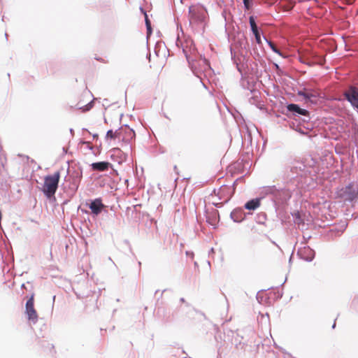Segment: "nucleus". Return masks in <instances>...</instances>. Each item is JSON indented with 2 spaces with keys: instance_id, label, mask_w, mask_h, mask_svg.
<instances>
[{
  "instance_id": "nucleus-1",
  "label": "nucleus",
  "mask_w": 358,
  "mask_h": 358,
  "mask_svg": "<svg viewBox=\"0 0 358 358\" xmlns=\"http://www.w3.org/2000/svg\"><path fill=\"white\" fill-rule=\"evenodd\" d=\"M176 44L182 50L187 62L193 73L201 78L199 73H210L212 71L209 62L198 52L193 41L189 39L182 40L179 34H178Z\"/></svg>"
},
{
  "instance_id": "nucleus-2",
  "label": "nucleus",
  "mask_w": 358,
  "mask_h": 358,
  "mask_svg": "<svg viewBox=\"0 0 358 358\" xmlns=\"http://www.w3.org/2000/svg\"><path fill=\"white\" fill-rule=\"evenodd\" d=\"M59 178L60 173L59 171L44 178L42 192L47 198L50 199L55 196L58 188Z\"/></svg>"
},
{
  "instance_id": "nucleus-3",
  "label": "nucleus",
  "mask_w": 358,
  "mask_h": 358,
  "mask_svg": "<svg viewBox=\"0 0 358 358\" xmlns=\"http://www.w3.org/2000/svg\"><path fill=\"white\" fill-rule=\"evenodd\" d=\"M82 171L73 170L68 172V175L65 177L64 180L66 182H69V188L76 192L80 185L82 178Z\"/></svg>"
},
{
  "instance_id": "nucleus-4",
  "label": "nucleus",
  "mask_w": 358,
  "mask_h": 358,
  "mask_svg": "<svg viewBox=\"0 0 358 358\" xmlns=\"http://www.w3.org/2000/svg\"><path fill=\"white\" fill-rule=\"evenodd\" d=\"M292 178L306 176L310 171L309 169L301 161H294L289 166Z\"/></svg>"
},
{
  "instance_id": "nucleus-5",
  "label": "nucleus",
  "mask_w": 358,
  "mask_h": 358,
  "mask_svg": "<svg viewBox=\"0 0 358 358\" xmlns=\"http://www.w3.org/2000/svg\"><path fill=\"white\" fill-rule=\"evenodd\" d=\"M119 130H122L120 140H122L124 143V149L127 150V151H131V142L134 139L136 136L135 131L127 125H125L124 127L120 128Z\"/></svg>"
},
{
  "instance_id": "nucleus-6",
  "label": "nucleus",
  "mask_w": 358,
  "mask_h": 358,
  "mask_svg": "<svg viewBox=\"0 0 358 358\" xmlns=\"http://www.w3.org/2000/svg\"><path fill=\"white\" fill-rule=\"evenodd\" d=\"M343 96L350 103L354 110L358 112V87L355 85H350Z\"/></svg>"
},
{
  "instance_id": "nucleus-7",
  "label": "nucleus",
  "mask_w": 358,
  "mask_h": 358,
  "mask_svg": "<svg viewBox=\"0 0 358 358\" xmlns=\"http://www.w3.org/2000/svg\"><path fill=\"white\" fill-rule=\"evenodd\" d=\"M337 195L339 198L347 201H352L357 199V194L353 188V184L350 183L345 187H341L337 191Z\"/></svg>"
},
{
  "instance_id": "nucleus-8",
  "label": "nucleus",
  "mask_w": 358,
  "mask_h": 358,
  "mask_svg": "<svg viewBox=\"0 0 358 358\" xmlns=\"http://www.w3.org/2000/svg\"><path fill=\"white\" fill-rule=\"evenodd\" d=\"M189 13L190 22L198 24L203 22L206 15V11L201 6H190Z\"/></svg>"
},
{
  "instance_id": "nucleus-9",
  "label": "nucleus",
  "mask_w": 358,
  "mask_h": 358,
  "mask_svg": "<svg viewBox=\"0 0 358 358\" xmlns=\"http://www.w3.org/2000/svg\"><path fill=\"white\" fill-rule=\"evenodd\" d=\"M234 192V189L227 185L221 186L217 192V196L220 199H222V201L221 203H213V205L217 208H220L223 203H227Z\"/></svg>"
},
{
  "instance_id": "nucleus-10",
  "label": "nucleus",
  "mask_w": 358,
  "mask_h": 358,
  "mask_svg": "<svg viewBox=\"0 0 358 358\" xmlns=\"http://www.w3.org/2000/svg\"><path fill=\"white\" fill-rule=\"evenodd\" d=\"M291 197V192L289 189L276 187L274 196L272 199L275 204H280L285 202Z\"/></svg>"
},
{
  "instance_id": "nucleus-11",
  "label": "nucleus",
  "mask_w": 358,
  "mask_h": 358,
  "mask_svg": "<svg viewBox=\"0 0 358 358\" xmlns=\"http://www.w3.org/2000/svg\"><path fill=\"white\" fill-rule=\"evenodd\" d=\"M25 313L27 315V319L33 324H36L38 321V315L34 308V295L27 300L25 305Z\"/></svg>"
},
{
  "instance_id": "nucleus-12",
  "label": "nucleus",
  "mask_w": 358,
  "mask_h": 358,
  "mask_svg": "<svg viewBox=\"0 0 358 358\" xmlns=\"http://www.w3.org/2000/svg\"><path fill=\"white\" fill-rule=\"evenodd\" d=\"M297 255L300 259L306 262H311L315 257V251L309 246H304L298 250Z\"/></svg>"
},
{
  "instance_id": "nucleus-13",
  "label": "nucleus",
  "mask_w": 358,
  "mask_h": 358,
  "mask_svg": "<svg viewBox=\"0 0 358 358\" xmlns=\"http://www.w3.org/2000/svg\"><path fill=\"white\" fill-rule=\"evenodd\" d=\"M287 110L292 113L293 115H301L304 116L303 121L307 122L309 119L308 111L306 109L301 108L299 105L295 103H289L287 106Z\"/></svg>"
},
{
  "instance_id": "nucleus-14",
  "label": "nucleus",
  "mask_w": 358,
  "mask_h": 358,
  "mask_svg": "<svg viewBox=\"0 0 358 358\" xmlns=\"http://www.w3.org/2000/svg\"><path fill=\"white\" fill-rule=\"evenodd\" d=\"M128 152L126 150V152L122 151L121 149L118 148H113L110 150L111 157H116V161L118 164H122L123 162H125L128 157Z\"/></svg>"
},
{
  "instance_id": "nucleus-15",
  "label": "nucleus",
  "mask_w": 358,
  "mask_h": 358,
  "mask_svg": "<svg viewBox=\"0 0 358 358\" xmlns=\"http://www.w3.org/2000/svg\"><path fill=\"white\" fill-rule=\"evenodd\" d=\"M89 208L93 214L97 215L101 212L104 208V205L103 204L101 199H95L91 201L89 205Z\"/></svg>"
},
{
  "instance_id": "nucleus-16",
  "label": "nucleus",
  "mask_w": 358,
  "mask_h": 358,
  "mask_svg": "<svg viewBox=\"0 0 358 358\" xmlns=\"http://www.w3.org/2000/svg\"><path fill=\"white\" fill-rule=\"evenodd\" d=\"M230 216L234 222H241L245 219V215L243 209L236 208L231 213Z\"/></svg>"
},
{
  "instance_id": "nucleus-17",
  "label": "nucleus",
  "mask_w": 358,
  "mask_h": 358,
  "mask_svg": "<svg viewBox=\"0 0 358 358\" xmlns=\"http://www.w3.org/2000/svg\"><path fill=\"white\" fill-rule=\"evenodd\" d=\"M294 222L297 228L301 231L307 229V224L305 223L303 219L301 217L299 212L293 214Z\"/></svg>"
},
{
  "instance_id": "nucleus-18",
  "label": "nucleus",
  "mask_w": 358,
  "mask_h": 358,
  "mask_svg": "<svg viewBox=\"0 0 358 358\" xmlns=\"http://www.w3.org/2000/svg\"><path fill=\"white\" fill-rule=\"evenodd\" d=\"M94 171H107L110 166V163L107 162H94L91 164Z\"/></svg>"
},
{
  "instance_id": "nucleus-19",
  "label": "nucleus",
  "mask_w": 358,
  "mask_h": 358,
  "mask_svg": "<svg viewBox=\"0 0 358 358\" xmlns=\"http://www.w3.org/2000/svg\"><path fill=\"white\" fill-rule=\"evenodd\" d=\"M275 188H276L275 185L265 186L261 189L260 193L264 196H271V199H272L274 196V194H275Z\"/></svg>"
},
{
  "instance_id": "nucleus-20",
  "label": "nucleus",
  "mask_w": 358,
  "mask_h": 358,
  "mask_svg": "<svg viewBox=\"0 0 358 358\" xmlns=\"http://www.w3.org/2000/svg\"><path fill=\"white\" fill-rule=\"evenodd\" d=\"M260 206V199H253L252 200H250L248 201L244 207L245 209L250 210H254L257 209Z\"/></svg>"
},
{
  "instance_id": "nucleus-21",
  "label": "nucleus",
  "mask_w": 358,
  "mask_h": 358,
  "mask_svg": "<svg viewBox=\"0 0 358 358\" xmlns=\"http://www.w3.org/2000/svg\"><path fill=\"white\" fill-rule=\"evenodd\" d=\"M121 132L122 130L117 129L115 131H113L112 129H110L107 131L106 135V139H113V138H118L120 140L121 138Z\"/></svg>"
},
{
  "instance_id": "nucleus-22",
  "label": "nucleus",
  "mask_w": 358,
  "mask_h": 358,
  "mask_svg": "<svg viewBox=\"0 0 358 358\" xmlns=\"http://www.w3.org/2000/svg\"><path fill=\"white\" fill-rule=\"evenodd\" d=\"M298 94L301 96H303L306 100H308V101H312V99L313 98H315L316 96L312 94V93H308V92H299Z\"/></svg>"
},
{
  "instance_id": "nucleus-23",
  "label": "nucleus",
  "mask_w": 358,
  "mask_h": 358,
  "mask_svg": "<svg viewBox=\"0 0 358 358\" xmlns=\"http://www.w3.org/2000/svg\"><path fill=\"white\" fill-rule=\"evenodd\" d=\"M249 23H250V26L252 31L257 32L258 30V27L256 24L255 20V18L253 16H250L249 17Z\"/></svg>"
},
{
  "instance_id": "nucleus-24",
  "label": "nucleus",
  "mask_w": 358,
  "mask_h": 358,
  "mask_svg": "<svg viewBox=\"0 0 358 358\" xmlns=\"http://www.w3.org/2000/svg\"><path fill=\"white\" fill-rule=\"evenodd\" d=\"M145 16V22L147 28L148 34H150L152 33V27L150 20L148 19V16L146 12H144Z\"/></svg>"
},
{
  "instance_id": "nucleus-25",
  "label": "nucleus",
  "mask_w": 358,
  "mask_h": 358,
  "mask_svg": "<svg viewBox=\"0 0 358 358\" xmlns=\"http://www.w3.org/2000/svg\"><path fill=\"white\" fill-rule=\"evenodd\" d=\"M264 38L265 39V41H266V43H268V45L271 48V49L274 52L278 54L279 55H281L280 51L275 47V45L271 41L267 40V38L265 36H264Z\"/></svg>"
},
{
  "instance_id": "nucleus-26",
  "label": "nucleus",
  "mask_w": 358,
  "mask_h": 358,
  "mask_svg": "<svg viewBox=\"0 0 358 358\" xmlns=\"http://www.w3.org/2000/svg\"><path fill=\"white\" fill-rule=\"evenodd\" d=\"M93 107V101H91L90 103L86 104L83 107H79L80 109H82L83 111H88Z\"/></svg>"
},
{
  "instance_id": "nucleus-27",
  "label": "nucleus",
  "mask_w": 358,
  "mask_h": 358,
  "mask_svg": "<svg viewBox=\"0 0 358 358\" xmlns=\"http://www.w3.org/2000/svg\"><path fill=\"white\" fill-rule=\"evenodd\" d=\"M252 33L255 35L256 42L258 44H260L262 43V41H261V35H260V32H259V29L257 30V32H252Z\"/></svg>"
},
{
  "instance_id": "nucleus-28",
  "label": "nucleus",
  "mask_w": 358,
  "mask_h": 358,
  "mask_svg": "<svg viewBox=\"0 0 358 358\" xmlns=\"http://www.w3.org/2000/svg\"><path fill=\"white\" fill-rule=\"evenodd\" d=\"M252 1H243L244 4V8L246 10H250L252 7Z\"/></svg>"
},
{
  "instance_id": "nucleus-29",
  "label": "nucleus",
  "mask_w": 358,
  "mask_h": 358,
  "mask_svg": "<svg viewBox=\"0 0 358 358\" xmlns=\"http://www.w3.org/2000/svg\"><path fill=\"white\" fill-rule=\"evenodd\" d=\"M343 230H337L336 227H334L333 229H331L330 230V232L336 231V236H340L343 233Z\"/></svg>"
},
{
  "instance_id": "nucleus-30",
  "label": "nucleus",
  "mask_w": 358,
  "mask_h": 358,
  "mask_svg": "<svg viewBox=\"0 0 358 358\" xmlns=\"http://www.w3.org/2000/svg\"><path fill=\"white\" fill-rule=\"evenodd\" d=\"M186 255L190 257L191 258L194 257V253L192 252H186Z\"/></svg>"
},
{
  "instance_id": "nucleus-31",
  "label": "nucleus",
  "mask_w": 358,
  "mask_h": 358,
  "mask_svg": "<svg viewBox=\"0 0 358 358\" xmlns=\"http://www.w3.org/2000/svg\"><path fill=\"white\" fill-rule=\"evenodd\" d=\"M83 144H86L87 145L88 148L90 150H92V146H90V143L89 142H87V141H83L82 142Z\"/></svg>"
},
{
  "instance_id": "nucleus-32",
  "label": "nucleus",
  "mask_w": 358,
  "mask_h": 358,
  "mask_svg": "<svg viewBox=\"0 0 358 358\" xmlns=\"http://www.w3.org/2000/svg\"><path fill=\"white\" fill-rule=\"evenodd\" d=\"M257 300L261 303V301H260V295H259V293L257 294Z\"/></svg>"
},
{
  "instance_id": "nucleus-33",
  "label": "nucleus",
  "mask_w": 358,
  "mask_h": 358,
  "mask_svg": "<svg viewBox=\"0 0 358 358\" xmlns=\"http://www.w3.org/2000/svg\"><path fill=\"white\" fill-rule=\"evenodd\" d=\"M93 138H98V134H93Z\"/></svg>"
},
{
  "instance_id": "nucleus-34",
  "label": "nucleus",
  "mask_w": 358,
  "mask_h": 358,
  "mask_svg": "<svg viewBox=\"0 0 358 358\" xmlns=\"http://www.w3.org/2000/svg\"><path fill=\"white\" fill-rule=\"evenodd\" d=\"M140 10H141V13L143 14H144V12H145L142 7H140Z\"/></svg>"
},
{
  "instance_id": "nucleus-35",
  "label": "nucleus",
  "mask_w": 358,
  "mask_h": 358,
  "mask_svg": "<svg viewBox=\"0 0 358 358\" xmlns=\"http://www.w3.org/2000/svg\"><path fill=\"white\" fill-rule=\"evenodd\" d=\"M70 132H71V134L73 135V133H74L73 129H70Z\"/></svg>"
},
{
  "instance_id": "nucleus-36",
  "label": "nucleus",
  "mask_w": 358,
  "mask_h": 358,
  "mask_svg": "<svg viewBox=\"0 0 358 358\" xmlns=\"http://www.w3.org/2000/svg\"><path fill=\"white\" fill-rule=\"evenodd\" d=\"M180 301L181 302H185V299H184V298H180Z\"/></svg>"
},
{
  "instance_id": "nucleus-37",
  "label": "nucleus",
  "mask_w": 358,
  "mask_h": 358,
  "mask_svg": "<svg viewBox=\"0 0 358 358\" xmlns=\"http://www.w3.org/2000/svg\"><path fill=\"white\" fill-rule=\"evenodd\" d=\"M335 327H336V322H334V323L333 324V325H332V329H334V328H335Z\"/></svg>"
},
{
  "instance_id": "nucleus-38",
  "label": "nucleus",
  "mask_w": 358,
  "mask_h": 358,
  "mask_svg": "<svg viewBox=\"0 0 358 358\" xmlns=\"http://www.w3.org/2000/svg\"><path fill=\"white\" fill-rule=\"evenodd\" d=\"M194 266H198V264H197V262H194Z\"/></svg>"
},
{
  "instance_id": "nucleus-39",
  "label": "nucleus",
  "mask_w": 358,
  "mask_h": 358,
  "mask_svg": "<svg viewBox=\"0 0 358 358\" xmlns=\"http://www.w3.org/2000/svg\"><path fill=\"white\" fill-rule=\"evenodd\" d=\"M185 358H186V357H185Z\"/></svg>"
}]
</instances>
